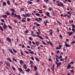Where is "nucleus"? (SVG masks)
<instances>
[{
  "instance_id": "1",
  "label": "nucleus",
  "mask_w": 75,
  "mask_h": 75,
  "mask_svg": "<svg viewBox=\"0 0 75 75\" xmlns=\"http://www.w3.org/2000/svg\"><path fill=\"white\" fill-rule=\"evenodd\" d=\"M55 63H56V64L57 65V67H59V66L61 65V62H59L58 63V62H57V61L55 62Z\"/></svg>"
},
{
  "instance_id": "2",
  "label": "nucleus",
  "mask_w": 75,
  "mask_h": 75,
  "mask_svg": "<svg viewBox=\"0 0 75 75\" xmlns=\"http://www.w3.org/2000/svg\"><path fill=\"white\" fill-rule=\"evenodd\" d=\"M57 6H59V7H60L61 6H62L63 7H64V4H63L61 2H60V4L58 3L57 4Z\"/></svg>"
},
{
  "instance_id": "3",
  "label": "nucleus",
  "mask_w": 75,
  "mask_h": 75,
  "mask_svg": "<svg viewBox=\"0 0 75 75\" xmlns=\"http://www.w3.org/2000/svg\"><path fill=\"white\" fill-rule=\"evenodd\" d=\"M14 17H16V18H17V17H18L19 19H21V16H20V15H18L16 13H15L14 16Z\"/></svg>"
},
{
  "instance_id": "4",
  "label": "nucleus",
  "mask_w": 75,
  "mask_h": 75,
  "mask_svg": "<svg viewBox=\"0 0 75 75\" xmlns=\"http://www.w3.org/2000/svg\"><path fill=\"white\" fill-rule=\"evenodd\" d=\"M42 18H36L35 19V21H42Z\"/></svg>"
},
{
  "instance_id": "5",
  "label": "nucleus",
  "mask_w": 75,
  "mask_h": 75,
  "mask_svg": "<svg viewBox=\"0 0 75 75\" xmlns=\"http://www.w3.org/2000/svg\"><path fill=\"white\" fill-rule=\"evenodd\" d=\"M7 27H8L7 26L5 23L4 24V26H2V28H3L5 30V29H6V28H7Z\"/></svg>"
},
{
  "instance_id": "6",
  "label": "nucleus",
  "mask_w": 75,
  "mask_h": 75,
  "mask_svg": "<svg viewBox=\"0 0 75 75\" xmlns=\"http://www.w3.org/2000/svg\"><path fill=\"white\" fill-rule=\"evenodd\" d=\"M5 64L6 65L7 67H9L10 66V63H8L7 62L5 61Z\"/></svg>"
},
{
  "instance_id": "7",
  "label": "nucleus",
  "mask_w": 75,
  "mask_h": 75,
  "mask_svg": "<svg viewBox=\"0 0 75 75\" xmlns=\"http://www.w3.org/2000/svg\"><path fill=\"white\" fill-rule=\"evenodd\" d=\"M22 16L24 17H30V15L28 14H23Z\"/></svg>"
},
{
  "instance_id": "8",
  "label": "nucleus",
  "mask_w": 75,
  "mask_h": 75,
  "mask_svg": "<svg viewBox=\"0 0 75 75\" xmlns=\"http://www.w3.org/2000/svg\"><path fill=\"white\" fill-rule=\"evenodd\" d=\"M31 33H32V34H31V35H32L33 37H36V35H34L33 34L34 33V32L33 31V30H32L31 31Z\"/></svg>"
},
{
  "instance_id": "9",
  "label": "nucleus",
  "mask_w": 75,
  "mask_h": 75,
  "mask_svg": "<svg viewBox=\"0 0 75 75\" xmlns=\"http://www.w3.org/2000/svg\"><path fill=\"white\" fill-rule=\"evenodd\" d=\"M6 40H7V41H8L9 42H11V40L10 38L8 37L6 38Z\"/></svg>"
},
{
  "instance_id": "10",
  "label": "nucleus",
  "mask_w": 75,
  "mask_h": 75,
  "mask_svg": "<svg viewBox=\"0 0 75 75\" xmlns=\"http://www.w3.org/2000/svg\"><path fill=\"white\" fill-rule=\"evenodd\" d=\"M8 51L12 54H14V53L13 52V50H12L9 49H8Z\"/></svg>"
},
{
  "instance_id": "11",
  "label": "nucleus",
  "mask_w": 75,
  "mask_h": 75,
  "mask_svg": "<svg viewBox=\"0 0 75 75\" xmlns=\"http://www.w3.org/2000/svg\"><path fill=\"white\" fill-rule=\"evenodd\" d=\"M65 46L66 47H70L71 45H68L67 43H66L65 44Z\"/></svg>"
},
{
  "instance_id": "12",
  "label": "nucleus",
  "mask_w": 75,
  "mask_h": 75,
  "mask_svg": "<svg viewBox=\"0 0 75 75\" xmlns=\"http://www.w3.org/2000/svg\"><path fill=\"white\" fill-rule=\"evenodd\" d=\"M37 10H38V11H40L38 12L39 13H40V14H42L43 13V12L42 11V10L38 9Z\"/></svg>"
},
{
  "instance_id": "13",
  "label": "nucleus",
  "mask_w": 75,
  "mask_h": 75,
  "mask_svg": "<svg viewBox=\"0 0 75 75\" xmlns=\"http://www.w3.org/2000/svg\"><path fill=\"white\" fill-rule=\"evenodd\" d=\"M23 68L24 69H27V65L24 64Z\"/></svg>"
},
{
  "instance_id": "14",
  "label": "nucleus",
  "mask_w": 75,
  "mask_h": 75,
  "mask_svg": "<svg viewBox=\"0 0 75 75\" xmlns=\"http://www.w3.org/2000/svg\"><path fill=\"white\" fill-rule=\"evenodd\" d=\"M6 15H1V17H3V18H6L7 17V16Z\"/></svg>"
},
{
  "instance_id": "15",
  "label": "nucleus",
  "mask_w": 75,
  "mask_h": 75,
  "mask_svg": "<svg viewBox=\"0 0 75 75\" xmlns=\"http://www.w3.org/2000/svg\"><path fill=\"white\" fill-rule=\"evenodd\" d=\"M70 67H71V65H70V64H68L67 67V69H69Z\"/></svg>"
},
{
  "instance_id": "16",
  "label": "nucleus",
  "mask_w": 75,
  "mask_h": 75,
  "mask_svg": "<svg viewBox=\"0 0 75 75\" xmlns=\"http://www.w3.org/2000/svg\"><path fill=\"white\" fill-rule=\"evenodd\" d=\"M11 11L12 12H16V11L14 10V9L13 8H10Z\"/></svg>"
},
{
  "instance_id": "17",
  "label": "nucleus",
  "mask_w": 75,
  "mask_h": 75,
  "mask_svg": "<svg viewBox=\"0 0 75 75\" xmlns=\"http://www.w3.org/2000/svg\"><path fill=\"white\" fill-rule=\"evenodd\" d=\"M25 71L28 72L30 71V69L29 68H28L27 69H25Z\"/></svg>"
},
{
  "instance_id": "18",
  "label": "nucleus",
  "mask_w": 75,
  "mask_h": 75,
  "mask_svg": "<svg viewBox=\"0 0 75 75\" xmlns=\"http://www.w3.org/2000/svg\"><path fill=\"white\" fill-rule=\"evenodd\" d=\"M50 13H49V12H47V13H46V15H47V16H48L50 18H51V17L50 16Z\"/></svg>"
},
{
  "instance_id": "19",
  "label": "nucleus",
  "mask_w": 75,
  "mask_h": 75,
  "mask_svg": "<svg viewBox=\"0 0 75 75\" xmlns=\"http://www.w3.org/2000/svg\"><path fill=\"white\" fill-rule=\"evenodd\" d=\"M3 4L4 6H6L7 5V3L5 2H4L3 3Z\"/></svg>"
},
{
  "instance_id": "20",
  "label": "nucleus",
  "mask_w": 75,
  "mask_h": 75,
  "mask_svg": "<svg viewBox=\"0 0 75 75\" xmlns=\"http://www.w3.org/2000/svg\"><path fill=\"white\" fill-rule=\"evenodd\" d=\"M7 16H10V13L8 12H5Z\"/></svg>"
},
{
  "instance_id": "21",
  "label": "nucleus",
  "mask_w": 75,
  "mask_h": 75,
  "mask_svg": "<svg viewBox=\"0 0 75 75\" xmlns=\"http://www.w3.org/2000/svg\"><path fill=\"white\" fill-rule=\"evenodd\" d=\"M7 4L8 6H10V2L9 0H8L7 1Z\"/></svg>"
},
{
  "instance_id": "22",
  "label": "nucleus",
  "mask_w": 75,
  "mask_h": 75,
  "mask_svg": "<svg viewBox=\"0 0 75 75\" xmlns=\"http://www.w3.org/2000/svg\"><path fill=\"white\" fill-rule=\"evenodd\" d=\"M35 45H40V43L36 41L35 42Z\"/></svg>"
},
{
  "instance_id": "23",
  "label": "nucleus",
  "mask_w": 75,
  "mask_h": 75,
  "mask_svg": "<svg viewBox=\"0 0 75 75\" xmlns=\"http://www.w3.org/2000/svg\"><path fill=\"white\" fill-rule=\"evenodd\" d=\"M69 23H70L71 24V23H74V20H72L71 21V20H69Z\"/></svg>"
},
{
  "instance_id": "24",
  "label": "nucleus",
  "mask_w": 75,
  "mask_h": 75,
  "mask_svg": "<svg viewBox=\"0 0 75 75\" xmlns=\"http://www.w3.org/2000/svg\"><path fill=\"white\" fill-rule=\"evenodd\" d=\"M7 60L9 61V62H12V61L11 60V59H10V58H7Z\"/></svg>"
},
{
  "instance_id": "25",
  "label": "nucleus",
  "mask_w": 75,
  "mask_h": 75,
  "mask_svg": "<svg viewBox=\"0 0 75 75\" xmlns=\"http://www.w3.org/2000/svg\"><path fill=\"white\" fill-rule=\"evenodd\" d=\"M49 42L50 44V45L52 46V47H53V44L52 43V42L50 41V40L49 41Z\"/></svg>"
},
{
  "instance_id": "26",
  "label": "nucleus",
  "mask_w": 75,
  "mask_h": 75,
  "mask_svg": "<svg viewBox=\"0 0 75 75\" xmlns=\"http://www.w3.org/2000/svg\"><path fill=\"white\" fill-rule=\"evenodd\" d=\"M37 37H39V38H40V39H41V40H43V38H42V37L40 36L39 35H37Z\"/></svg>"
},
{
  "instance_id": "27",
  "label": "nucleus",
  "mask_w": 75,
  "mask_h": 75,
  "mask_svg": "<svg viewBox=\"0 0 75 75\" xmlns=\"http://www.w3.org/2000/svg\"><path fill=\"white\" fill-rule=\"evenodd\" d=\"M19 62L21 64H23V62L22 60H20Z\"/></svg>"
},
{
  "instance_id": "28",
  "label": "nucleus",
  "mask_w": 75,
  "mask_h": 75,
  "mask_svg": "<svg viewBox=\"0 0 75 75\" xmlns=\"http://www.w3.org/2000/svg\"><path fill=\"white\" fill-rule=\"evenodd\" d=\"M27 3H28V4H31L33 3V2H32L30 1H28Z\"/></svg>"
},
{
  "instance_id": "29",
  "label": "nucleus",
  "mask_w": 75,
  "mask_h": 75,
  "mask_svg": "<svg viewBox=\"0 0 75 75\" xmlns=\"http://www.w3.org/2000/svg\"><path fill=\"white\" fill-rule=\"evenodd\" d=\"M74 34V33L72 32H70L69 34V36H71V35H72V34Z\"/></svg>"
},
{
  "instance_id": "30",
  "label": "nucleus",
  "mask_w": 75,
  "mask_h": 75,
  "mask_svg": "<svg viewBox=\"0 0 75 75\" xmlns=\"http://www.w3.org/2000/svg\"><path fill=\"white\" fill-rule=\"evenodd\" d=\"M24 8H21L20 9V11H24Z\"/></svg>"
},
{
  "instance_id": "31",
  "label": "nucleus",
  "mask_w": 75,
  "mask_h": 75,
  "mask_svg": "<svg viewBox=\"0 0 75 75\" xmlns=\"http://www.w3.org/2000/svg\"><path fill=\"white\" fill-rule=\"evenodd\" d=\"M35 58L36 59V61H38V62H39V61H40V60L39 59H38V58H37V57H35Z\"/></svg>"
},
{
  "instance_id": "32",
  "label": "nucleus",
  "mask_w": 75,
  "mask_h": 75,
  "mask_svg": "<svg viewBox=\"0 0 75 75\" xmlns=\"http://www.w3.org/2000/svg\"><path fill=\"white\" fill-rule=\"evenodd\" d=\"M34 69L35 70V71H37V66H35L34 67Z\"/></svg>"
},
{
  "instance_id": "33",
  "label": "nucleus",
  "mask_w": 75,
  "mask_h": 75,
  "mask_svg": "<svg viewBox=\"0 0 75 75\" xmlns=\"http://www.w3.org/2000/svg\"><path fill=\"white\" fill-rule=\"evenodd\" d=\"M0 29L2 31H3V29L1 26H0Z\"/></svg>"
},
{
  "instance_id": "34",
  "label": "nucleus",
  "mask_w": 75,
  "mask_h": 75,
  "mask_svg": "<svg viewBox=\"0 0 75 75\" xmlns=\"http://www.w3.org/2000/svg\"><path fill=\"white\" fill-rule=\"evenodd\" d=\"M19 71L20 72H22L23 70L22 69H21V68H19Z\"/></svg>"
},
{
  "instance_id": "35",
  "label": "nucleus",
  "mask_w": 75,
  "mask_h": 75,
  "mask_svg": "<svg viewBox=\"0 0 75 75\" xmlns=\"http://www.w3.org/2000/svg\"><path fill=\"white\" fill-rule=\"evenodd\" d=\"M12 50L15 53H17V52L14 49H12Z\"/></svg>"
},
{
  "instance_id": "36",
  "label": "nucleus",
  "mask_w": 75,
  "mask_h": 75,
  "mask_svg": "<svg viewBox=\"0 0 75 75\" xmlns=\"http://www.w3.org/2000/svg\"><path fill=\"white\" fill-rule=\"evenodd\" d=\"M36 25H37V27H39V26L40 27H41V25H40L38 23H37L36 24Z\"/></svg>"
},
{
  "instance_id": "37",
  "label": "nucleus",
  "mask_w": 75,
  "mask_h": 75,
  "mask_svg": "<svg viewBox=\"0 0 75 75\" xmlns=\"http://www.w3.org/2000/svg\"><path fill=\"white\" fill-rule=\"evenodd\" d=\"M29 52V53H30V54H34V52L33 51Z\"/></svg>"
},
{
  "instance_id": "38",
  "label": "nucleus",
  "mask_w": 75,
  "mask_h": 75,
  "mask_svg": "<svg viewBox=\"0 0 75 75\" xmlns=\"http://www.w3.org/2000/svg\"><path fill=\"white\" fill-rule=\"evenodd\" d=\"M35 15L36 16H40V14L38 13H37Z\"/></svg>"
},
{
  "instance_id": "39",
  "label": "nucleus",
  "mask_w": 75,
  "mask_h": 75,
  "mask_svg": "<svg viewBox=\"0 0 75 75\" xmlns=\"http://www.w3.org/2000/svg\"><path fill=\"white\" fill-rule=\"evenodd\" d=\"M2 51V52L3 53H4V54L5 53V50H4L3 49H1Z\"/></svg>"
},
{
  "instance_id": "40",
  "label": "nucleus",
  "mask_w": 75,
  "mask_h": 75,
  "mask_svg": "<svg viewBox=\"0 0 75 75\" xmlns=\"http://www.w3.org/2000/svg\"><path fill=\"white\" fill-rule=\"evenodd\" d=\"M62 58V55H60L59 57H58V58H59V59H61Z\"/></svg>"
},
{
  "instance_id": "41",
  "label": "nucleus",
  "mask_w": 75,
  "mask_h": 75,
  "mask_svg": "<svg viewBox=\"0 0 75 75\" xmlns=\"http://www.w3.org/2000/svg\"><path fill=\"white\" fill-rule=\"evenodd\" d=\"M74 61H71L70 62V63H69V64H74Z\"/></svg>"
},
{
  "instance_id": "42",
  "label": "nucleus",
  "mask_w": 75,
  "mask_h": 75,
  "mask_svg": "<svg viewBox=\"0 0 75 75\" xmlns=\"http://www.w3.org/2000/svg\"><path fill=\"white\" fill-rule=\"evenodd\" d=\"M11 67L13 69V71H15V70H16V68H15V67H14L11 66Z\"/></svg>"
},
{
  "instance_id": "43",
  "label": "nucleus",
  "mask_w": 75,
  "mask_h": 75,
  "mask_svg": "<svg viewBox=\"0 0 75 75\" xmlns=\"http://www.w3.org/2000/svg\"><path fill=\"white\" fill-rule=\"evenodd\" d=\"M56 50H60L61 48L59 47H56Z\"/></svg>"
},
{
  "instance_id": "44",
  "label": "nucleus",
  "mask_w": 75,
  "mask_h": 75,
  "mask_svg": "<svg viewBox=\"0 0 75 75\" xmlns=\"http://www.w3.org/2000/svg\"><path fill=\"white\" fill-rule=\"evenodd\" d=\"M24 52H25V53H26V54H29V53L27 51H24Z\"/></svg>"
},
{
  "instance_id": "45",
  "label": "nucleus",
  "mask_w": 75,
  "mask_h": 75,
  "mask_svg": "<svg viewBox=\"0 0 75 75\" xmlns=\"http://www.w3.org/2000/svg\"><path fill=\"white\" fill-rule=\"evenodd\" d=\"M27 21H30V20H31V19L30 18H27Z\"/></svg>"
},
{
  "instance_id": "46",
  "label": "nucleus",
  "mask_w": 75,
  "mask_h": 75,
  "mask_svg": "<svg viewBox=\"0 0 75 75\" xmlns=\"http://www.w3.org/2000/svg\"><path fill=\"white\" fill-rule=\"evenodd\" d=\"M30 64H33V61H32L30 60Z\"/></svg>"
},
{
  "instance_id": "47",
  "label": "nucleus",
  "mask_w": 75,
  "mask_h": 75,
  "mask_svg": "<svg viewBox=\"0 0 75 75\" xmlns=\"http://www.w3.org/2000/svg\"><path fill=\"white\" fill-rule=\"evenodd\" d=\"M56 30H57V33H59V28H57Z\"/></svg>"
},
{
  "instance_id": "48",
  "label": "nucleus",
  "mask_w": 75,
  "mask_h": 75,
  "mask_svg": "<svg viewBox=\"0 0 75 75\" xmlns=\"http://www.w3.org/2000/svg\"><path fill=\"white\" fill-rule=\"evenodd\" d=\"M13 59L14 61H15V62H16L17 61V60L16 59L14 58H13Z\"/></svg>"
},
{
  "instance_id": "49",
  "label": "nucleus",
  "mask_w": 75,
  "mask_h": 75,
  "mask_svg": "<svg viewBox=\"0 0 75 75\" xmlns=\"http://www.w3.org/2000/svg\"><path fill=\"white\" fill-rule=\"evenodd\" d=\"M15 12H13L11 13V14L12 16H14V13Z\"/></svg>"
},
{
  "instance_id": "50",
  "label": "nucleus",
  "mask_w": 75,
  "mask_h": 75,
  "mask_svg": "<svg viewBox=\"0 0 75 75\" xmlns=\"http://www.w3.org/2000/svg\"><path fill=\"white\" fill-rule=\"evenodd\" d=\"M38 48L39 50V51H40V49L41 48V47L39 46L38 47Z\"/></svg>"
},
{
  "instance_id": "51",
  "label": "nucleus",
  "mask_w": 75,
  "mask_h": 75,
  "mask_svg": "<svg viewBox=\"0 0 75 75\" xmlns=\"http://www.w3.org/2000/svg\"><path fill=\"white\" fill-rule=\"evenodd\" d=\"M71 73H74V70H71Z\"/></svg>"
},
{
  "instance_id": "52",
  "label": "nucleus",
  "mask_w": 75,
  "mask_h": 75,
  "mask_svg": "<svg viewBox=\"0 0 75 75\" xmlns=\"http://www.w3.org/2000/svg\"><path fill=\"white\" fill-rule=\"evenodd\" d=\"M48 10H49V11H51L52 10V8L50 7L49 8H48Z\"/></svg>"
},
{
  "instance_id": "53",
  "label": "nucleus",
  "mask_w": 75,
  "mask_h": 75,
  "mask_svg": "<svg viewBox=\"0 0 75 75\" xmlns=\"http://www.w3.org/2000/svg\"><path fill=\"white\" fill-rule=\"evenodd\" d=\"M42 42L44 44V45H46V44L45 42H44L43 41H42Z\"/></svg>"
},
{
  "instance_id": "54",
  "label": "nucleus",
  "mask_w": 75,
  "mask_h": 75,
  "mask_svg": "<svg viewBox=\"0 0 75 75\" xmlns=\"http://www.w3.org/2000/svg\"><path fill=\"white\" fill-rule=\"evenodd\" d=\"M29 40H31V41H32V40H33V39L31 37H30L29 38Z\"/></svg>"
},
{
  "instance_id": "55",
  "label": "nucleus",
  "mask_w": 75,
  "mask_h": 75,
  "mask_svg": "<svg viewBox=\"0 0 75 75\" xmlns=\"http://www.w3.org/2000/svg\"><path fill=\"white\" fill-rule=\"evenodd\" d=\"M57 22H58L59 23L60 25H61V23L60 22V21H57Z\"/></svg>"
},
{
  "instance_id": "56",
  "label": "nucleus",
  "mask_w": 75,
  "mask_h": 75,
  "mask_svg": "<svg viewBox=\"0 0 75 75\" xmlns=\"http://www.w3.org/2000/svg\"><path fill=\"white\" fill-rule=\"evenodd\" d=\"M64 61V58H62L60 60V61Z\"/></svg>"
},
{
  "instance_id": "57",
  "label": "nucleus",
  "mask_w": 75,
  "mask_h": 75,
  "mask_svg": "<svg viewBox=\"0 0 75 75\" xmlns=\"http://www.w3.org/2000/svg\"><path fill=\"white\" fill-rule=\"evenodd\" d=\"M56 61H57V62H59V60H58V58L57 57H56Z\"/></svg>"
},
{
  "instance_id": "58",
  "label": "nucleus",
  "mask_w": 75,
  "mask_h": 75,
  "mask_svg": "<svg viewBox=\"0 0 75 75\" xmlns=\"http://www.w3.org/2000/svg\"><path fill=\"white\" fill-rule=\"evenodd\" d=\"M35 75H39L38 74V71H36V73H35Z\"/></svg>"
},
{
  "instance_id": "59",
  "label": "nucleus",
  "mask_w": 75,
  "mask_h": 75,
  "mask_svg": "<svg viewBox=\"0 0 75 75\" xmlns=\"http://www.w3.org/2000/svg\"><path fill=\"white\" fill-rule=\"evenodd\" d=\"M29 32V31L28 30H26L25 31V33H28V32Z\"/></svg>"
},
{
  "instance_id": "60",
  "label": "nucleus",
  "mask_w": 75,
  "mask_h": 75,
  "mask_svg": "<svg viewBox=\"0 0 75 75\" xmlns=\"http://www.w3.org/2000/svg\"><path fill=\"white\" fill-rule=\"evenodd\" d=\"M8 27L9 28H10V29H12V28L11 27V26H10V25H8Z\"/></svg>"
},
{
  "instance_id": "61",
  "label": "nucleus",
  "mask_w": 75,
  "mask_h": 75,
  "mask_svg": "<svg viewBox=\"0 0 75 75\" xmlns=\"http://www.w3.org/2000/svg\"><path fill=\"white\" fill-rule=\"evenodd\" d=\"M75 41H72L71 43V44H75Z\"/></svg>"
},
{
  "instance_id": "62",
  "label": "nucleus",
  "mask_w": 75,
  "mask_h": 75,
  "mask_svg": "<svg viewBox=\"0 0 75 75\" xmlns=\"http://www.w3.org/2000/svg\"><path fill=\"white\" fill-rule=\"evenodd\" d=\"M53 33V32H50V35H52V34Z\"/></svg>"
},
{
  "instance_id": "63",
  "label": "nucleus",
  "mask_w": 75,
  "mask_h": 75,
  "mask_svg": "<svg viewBox=\"0 0 75 75\" xmlns=\"http://www.w3.org/2000/svg\"><path fill=\"white\" fill-rule=\"evenodd\" d=\"M59 53V50H57L56 51V53L57 54H58V53Z\"/></svg>"
},
{
  "instance_id": "64",
  "label": "nucleus",
  "mask_w": 75,
  "mask_h": 75,
  "mask_svg": "<svg viewBox=\"0 0 75 75\" xmlns=\"http://www.w3.org/2000/svg\"><path fill=\"white\" fill-rule=\"evenodd\" d=\"M52 70L53 72H54V67H53V68L52 69Z\"/></svg>"
}]
</instances>
